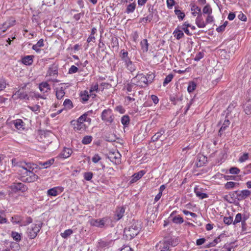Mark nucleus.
Returning a JSON list of instances; mask_svg holds the SVG:
<instances>
[{"instance_id": "nucleus-1", "label": "nucleus", "mask_w": 251, "mask_h": 251, "mask_svg": "<svg viewBox=\"0 0 251 251\" xmlns=\"http://www.w3.org/2000/svg\"><path fill=\"white\" fill-rule=\"evenodd\" d=\"M119 56L128 71L130 72H133L135 71L136 67L133 63L131 61L130 58L129 57L128 53L127 51L125 50H121Z\"/></svg>"}, {"instance_id": "nucleus-2", "label": "nucleus", "mask_w": 251, "mask_h": 251, "mask_svg": "<svg viewBox=\"0 0 251 251\" xmlns=\"http://www.w3.org/2000/svg\"><path fill=\"white\" fill-rule=\"evenodd\" d=\"M141 228L138 224L134 223L128 227L124 229V234L129 238L132 239L136 236L139 232Z\"/></svg>"}, {"instance_id": "nucleus-3", "label": "nucleus", "mask_w": 251, "mask_h": 251, "mask_svg": "<svg viewBox=\"0 0 251 251\" xmlns=\"http://www.w3.org/2000/svg\"><path fill=\"white\" fill-rule=\"evenodd\" d=\"M131 81L135 85L141 87H146L148 85L147 76L142 74L136 75L132 79Z\"/></svg>"}, {"instance_id": "nucleus-4", "label": "nucleus", "mask_w": 251, "mask_h": 251, "mask_svg": "<svg viewBox=\"0 0 251 251\" xmlns=\"http://www.w3.org/2000/svg\"><path fill=\"white\" fill-rule=\"evenodd\" d=\"M26 85L20 87V88L17 90L12 96V98L14 100L18 99L20 100H28L29 97L27 93L24 91V89L26 87Z\"/></svg>"}, {"instance_id": "nucleus-5", "label": "nucleus", "mask_w": 251, "mask_h": 251, "mask_svg": "<svg viewBox=\"0 0 251 251\" xmlns=\"http://www.w3.org/2000/svg\"><path fill=\"white\" fill-rule=\"evenodd\" d=\"M42 226V223H39L37 224L32 225L28 228L27 233L30 239H33L36 237L41 228Z\"/></svg>"}, {"instance_id": "nucleus-6", "label": "nucleus", "mask_w": 251, "mask_h": 251, "mask_svg": "<svg viewBox=\"0 0 251 251\" xmlns=\"http://www.w3.org/2000/svg\"><path fill=\"white\" fill-rule=\"evenodd\" d=\"M101 120L106 123L111 124L114 121L113 115L110 109L104 110L101 115Z\"/></svg>"}, {"instance_id": "nucleus-7", "label": "nucleus", "mask_w": 251, "mask_h": 251, "mask_svg": "<svg viewBox=\"0 0 251 251\" xmlns=\"http://www.w3.org/2000/svg\"><path fill=\"white\" fill-rule=\"evenodd\" d=\"M21 166L20 167L22 168L21 171L23 175L26 174V171H33L35 168H37V165L31 163H21Z\"/></svg>"}, {"instance_id": "nucleus-8", "label": "nucleus", "mask_w": 251, "mask_h": 251, "mask_svg": "<svg viewBox=\"0 0 251 251\" xmlns=\"http://www.w3.org/2000/svg\"><path fill=\"white\" fill-rule=\"evenodd\" d=\"M121 154L118 151L110 152L107 158L114 164L117 165L121 163Z\"/></svg>"}, {"instance_id": "nucleus-9", "label": "nucleus", "mask_w": 251, "mask_h": 251, "mask_svg": "<svg viewBox=\"0 0 251 251\" xmlns=\"http://www.w3.org/2000/svg\"><path fill=\"white\" fill-rule=\"evenodd\" d=\"M236 194V197L238 201H242L250 197L251 195V192L249 190H243L242 191L237 190L235 192Z\"/></svg>"}, {"instance_id": "nucleus-10", "label": "nucleus", "mask_w": 251, "mask_h": 251, "mask_svg": "<svg viewBox=\"0 0 251 251\" xmlns=\"http://www.w3.org/2000/svg\"><path fill=\"white\" fill-rule=\"evenodd\" d=\"M10 188L14 192L19 191L25 192L27 189V187L21 182H14L11 184Z\"/></svg>"}, {"instance_id": "nucleus-11", "label": "nucleus", "mask_w": 251, "mask_h": 251, "mask_svg": "<svg viewBox=\"0 0 251 251\" xmlns=\"http://www.w3.org/2000/svg\"><path fill=\"white\" fill-rule=\"evenodd\" d=\"M15 20H7L2 24H0V32H5L8 28L13 26L15 24Z\"/></svg>"}, {"instance_id": "nucleus-12", "label": "nucleus", "mask_w": 251, "mask_h": 251, "mask_svg": "<svg viewBox=\"0 0 251 251\" xmlns=\"http://www.w3.org/2000/svg\"><path fill=\"white\" fill-rule=\"evenodd\" d=\"M25 175L27 177L25 179H23V181L27 182H32L38 179V176L34 174L33 171H26Z\"/></svg>"}, {"instance_id": "nucleus-13", "label": "nucleus", "mask_w": 251, "mask_h": 251, "mask_svg": "<svg viewBox=\"0 0 251 251\" xmlns=\"http://www.w3.org/2000/svg\"><path fill=\"white\" fill-rule=\"evenodd\" d=\"M71 123L74 126V128L75 131H83L86 128L85 125L79 121H72Z\"/></svg>"}, {"instance_id": "nucleus-14", "label": "nucleus", "mask_w": 251, "mask_h": 251, "mask_svg": "<svg viewBox=\"0 0 251 251\" xmlns=\"http://www.w3.org/2000/svg\"><path fill=\"white\" fill-rule=\"evenodd\" d=\"M176 213V211H173L170 215L169 218L175 224H180L183 222V219L179 215L174 216Z\"/></svg>"}, {"instance_id": "nucleus-15", "label": "nucleus", "mask_w": 251, "mask_h": 251, "mask_svg": "<svg viewBox=\"0 0 251 251\" xmlns=\"http://www.w3.org/2000/svg\"><path fill=\"white\" fill-rule=\"evenodd\" d=\"M105 221L104 219H91L90 221L91 226L98 227H102L104 226Z\"/></svg>"}, {"instance_id": "nucleus-16", "label": "nucleus", "mask_w": 251, "mask_h": 251, "mask_svg": "<svg viewBox=\"0 0 251 251\" xmlns=\"http://www.w3.org/2000/svg\"><path fill=\"white\" fill-rule=\"evenodd\" d=\"M93 113L92 110H90L84 113L82 115L78 118L77 121H79L80 123H83L84 122H88L90 124L91 122V119L88 117V116Z\"/></svg>"}, {"instance_id": "nucleus-17", "label": "nucleus", "mask_w": 251, "mask_h": 251, "mask_svg": "<svg viewBox=\"0 0 251 251\" xmlns=\"http://www.w3.org/2000/svg\"><path fill=\"white\" fill-rule=\"evenodd\" d=\"M196 24L199 28H203L206 26V23L204 22L201 13H200L196 18Z\"/></svg>"}, {"instance_id": "nucleus-18", "label": "nucleus", "mask_w": 251, "mask_h": 251, "mask_svg": "<svg viewBox=\"0 0 251 251\" xmlns=\"http://www.w3.org/2000/svg\"><path fill=\"white\" fill-rule=\"evenodd\" d=\"M125 209L123 207H119L117 208L115 211V219L118 221L121 219L124 216Z\"/></svg>"}, {"instance_id": "nucleus-19", "label": "nucleus", "mask_w": 251, "mask_h": 251, "mask_svg": "<svg viewBox=\"0 0 251 251\" xmlns=\"http://www.w3.org/2000/svg\"><path fill=\"white\" fill-rule=\"evenodd\" d=\"M73 153L72 149L67 148H64L63 150L60 154V157L63 159L69 157Z\"/></svg>"}, {"instance_id": "nucleus-20", "label": "nucleus", "mask_w": 251, "mask_h": 251, "mask_svg": "<svg viewBox=\"0 0 251 251\" xmlns=\"http://www.w3.org/2000/svg\"><path fill=\"white\" fill-rule=\"evenodd\" d=\"M145 174V172L144 170H141L137 173L134 174L132 176V178L130 181V182L134 183L137 181L138 180L140 179Z\"/></svg>"}, {"instance_id": "nucleus-21", "label": "nucleus", "mask_w": 251, "mask_h": 251, "mask_svg": "<svg viewBox=\"0 0 251 251\" xmlns=\"http://www.w3.org/2000/svg\"><path fill=\"white\" fill-rule=\"evenodd\" d=\"M39 88L40 90L43 93L48 92L50 90V86L47 82H43L39 84Z\"/></svg>"}, {"instance_id": "nucleus-22", "label": "nucleus", "mask_w": 251, "mask_h": 251, "mask_svg": "<svg viewBox=\"0 0 251 251\" xmlns=\"http://www.w3.org/2000/svg\"><path fill=\"white\" fill-rule=\"evenodd\" d=\"M15 127L19 130L25 129V124L21 119H18L14 121Z\"/></svg>"}, {"instance_id": "nucleus-23", "label": "nucleus", "mask_w": 251, "mask_h": 251, "mask_svg": "<svg viewBox=\"0 0 251 251\" xmlns=\"http://www.w3.org/2000/svg\"><path fill=\"white\" fill-rule=\"evenodd\" d=\"M65 94V88L63 87H61L59 88H56V91H55V95L56 97V98L58 100H61L63 98V97L64 96Z\"/></svg>"}, {"instance_id": "nucleus-24", "label": "nucleus", "mask_w": 251, "mask_h": 251, "mask_svg": "<svg viewBox=\"0 0 251 251\" xmlns=\"http://www.w3.org/2000/svg\"><path fill=\"white\" fill-rule=\"evenodd\" d=\"M165 133V130L161 129L158 132L156 133L151 139V142H155L158 140Z\"/></svg>"}, {"instance_id": "nucleus-25", "label": "nucleus", "mask_w": 251, "mask_h": 251, "mask_svg": "<svg viewBox=\"0 0 251 251\" xmlns=\"http://www.w3.org/2000/svg\"><path fill=\"white\" fill-rule=\"evenodd\" d=\"M174 36L176 37V39L179 40L184 37V35L182 30L180 29V27L178 26L175 29L173 32Z\"/></svg>"}, {"instance_id": "nucleus-26", "label": "nucleus", "mask_w": 251, "mask_h": 251, "mask_svg": "<svg viewBox=\"0 0 251 251\" xmlns=\"http://www.w3.org/2000/svg\"><path fill=\"white\" fill-rule=\"evenodd\" d=\"M22 63L25 65H30L33 63V56L27 55L22 58Z\"/></svg>"}, {"instance_id": "nucleus-27", "label": "nucleus", "mask_w": 251, "mask_h": 251, "mask_svg": "<svg viewBox=\"0 0 251 251\" xmlns=\"http://www.w3.org/2000/svg\"><path fill=\"white\" fill-rule=\"evenodd\" d=\"M194 192L196 196L201 199H203L208 197V195L207 194L202 193L201 191L197 188H195Z\"/></svg>"}, {"instance_id": "nucleus-28", "label": "nucleus", "mask_w": 251, "mask_h": 251, "mask_svg": "<svg viewBox=\"0 0 251 251\" xmlns=\"http://www.w3.org/2000/svg\"><path fill=\"white\" fill-rule=\"evenodd\" d=\"M136 4L135 2L131 3L129 4L126 7V9L125 11V13L127 14H129L133 13L136 8Z\"/></svg>"}, {"instance_id": "nucleus-29", "label": "nucleus", "mask_w": 251, "mask_h": 251, "mask_svg": "<svg viewBox=\"0 0 251 251\" xmlns=\"http://www.w3.org/2000/svg\"><path fill=\"white\" fill-rule=\"evenodd\" d=\"M230 123V122L228 119L225 120L221 127L220 128V129L219 130V134L220 135H222V132L226 128V127H227L229 126Z\"/></svg>"}, {"instance_id": "nucleus-30", "label": "nucleus", "mask_w": 251, "mask_h": 251, "mask_svg": "<svg viewBox=\"0 0 251 251\" xmlns=\"http://www.w3.org/2000/svg\"><path fill=\"white\" fill-rule=\"evenodd\" d=\"M59 189V188L57 187L50 189L47 191V194L48 196H56L59 194L58 192Z\"/></svg>"}, {"instance_id": "nucleus-31", "label": "nucleus", "mask_w": 251, "mask_h": 251, "mask_svg": "<svg viewBox=\"0 0 251 251\" xmlns=\"http://www.w3.org/2000/svg\"><path fill=\"white\" fill-rule=\"evenodd\" d=\"M97 29L95 27H93L92 29L91 33L90 35L88 38L87 41L88 43H90L91 42H95V34L96 33Z\"/></svg>"}, {"instance_id": "nucleus-32", "label": "nucleus", "mask_w": 251, "mask_h": 251, "mask_svg": "<svg viewBox=\"0 0 251 251\" xmlns=\"http://www.w3.org/2000/svg\"><path fill=\"white\" fill-rule=\"evenodd\" d=\"M244 111L246 114L251 113V100L248 101L244 105Z\"/></svg>"}, {"instance_id": "nucleus-33", "label": "nucleus", "mask_w": 251, "mask_h": 251, "mask_svg": "<svg viewBox=\"0 0 251 251\" xmlns=\"http://www.w3.org/2000/svg\"><path fill=\"white\" fill-rule=\"evenodd\" d=\"M191 11H192V15L194 16H196L197 14L198 15L200 13H201V8L196 5L192 6Z\"/></svg>"}, {"instance_id": "nucleus-34", "label": "nucleus", "mask_w": 251, "mask_h": 251, "mask_svg": "<svg viewBox=\"0 0 251 251\" xmlns=\"http://www.w3.org/2000/svg\"><path fill=\"white\" fill-rule=\"evenodd\" d=\"M197 84L194 81H190L188 83V86L187 87L188 92L190 93L193 92L196 88Z\"/></svg>"}, {"instance_id": "nucleus-35", "label": "nucleus", "mask_w": 251, "mask_h": 251, "mask_svg": "<svg viewBox=\"0 0 251 251\" xmlns=\"http://www.w3.org/2000/svg\"><path fill=\"white\" fill-rule=\"evenodd\" d=\"M175 13L177 16L178 20L180 21L183 20L185 16V13L179 9H176L175 10Z\"/></svg>"}, {"instance_id": "nucleus-36", "label": "nucleus", "mask_w": 251, "mask_h": 251, "mask_svg": "<svg viewBox=\"0 0 251 251\" xmlns=\"http://www.w3.org/2000/svg\"><path fill=\"white\" fill-rule=\"evenodd\" d=\"M197 160H199V161L198 162H196V166L198 167L202 166L205 163V161H206V159H205V157L203 156H202V155L199 156L197 157Z\"/></svg>"}, {"instance_id": "nucleus-37", "label": "nucleus", "mask_w": 251, "mask_h": 251, "mask_svg": "<svg viewBox=\"0 0 251 251\" xmlns=\"http://www.w3.org/2000/svg\"><path fill=\"white\" fill-rule=\"evenodd\" d=\"M73 233V230L71 229L65 230L64 232L60 234L61 236L64 239H67Z\"/></svg>"}, {"instance_id": "nucleus-38", "label": "nucleus", "mask_w": 251, "mask_h": 251, "mask_svg": "<svg viewBox=\"0 0 251 251\" xmlns=\"http://www.w3.org/2000/svg\"><path fill=\"white\" fill-rule=\"evenodd\" d=\"M236 185H238L239 183L233 181H229L225 184V187L227 190H230L234 188Z\"/></svg>"}, {"instance_id": "nucleus-39", "label": "nucleus", "mask_w": 251, "mask_h": 251, "mask_svg": "<svg viewBox=\"0 0 251 251\" xmlns=\"http://www.w3.org/2000/svg\"><path fill=\"white\" fill-rule=\"evenodd\" d=\"M212 12V9L209 4H206L202 9V13L204 14H211Z\"/></svg>"}, {"instance_id": "nucleus-40", "label": "nucleus", "mask_w": 251, "mask_h": 251, "mask_svg": "<svg viewBox=\"0 0 251 251\" xmlns=\"http://www.w3.org/2000/svg\"><path fill=\"white\" fill-rule=\"evenodd\" d=\"M63 105L66 108L68 109H70L73 107V105L72 101L68 99H67L64 100L63 102Z\"/></svg>"}, {"instance_id": "nucleus-41", "label": "nucleus", "mask_w": 251, "mask_h": 251, "mask_svg": "<svg viewBox=\"0 0 251 251\" xmlns=\"http://www.w3.org/2000/svg\"><path fill=\"white\" fill-rule=\"evenodd\" d=\"M129 121V117L127 115H124L121 118V123L125 126L128 125Z\"/></svg>"}, {"instance_id": "nucleus-42", "label": "nucleus", "mask_w": 251, "mask_h": 251, "mask_svg": "<svg viewBox=\"0 0 251 251\" xmlns=\"http://www.w3.org/2000/svg\"><path fill=\"white\" fill-rule=\"evenodd\" d=\"M170 244L173 246H175V245L173 244L171 241H168L167 242H165L163 244L161 251H170L169 249V245Z\"/></svg>"}, {"instance_id": "nucleus-43", "label": "nucleus", "mask_w": 251, "mask_h": 251, "mask_svg": "<svg viewBox=\"0 0 251 251\" xmlns=\"http://www.w3.org/2000/svg\"><path fill=\"white\" fill-rule=\"evenodd\" d=\"M142 49L144 51H147L148 50L149 44L147 39H144L140 43Z\"/></svg>"}, {"instance_id": "nucleus-44", "label": "nucleus", "mask_w": 251, "mask_h": 251, "mask_svg": "<svg viewBox=\"0 0 251 251\" xmlns=\"http://www.w3.org/2000/svg\"><path fill=\"white\" fill-rule=\"evenodd\" d=\"M92 137L91 136H85L82 140V143L84 145L89 144L91 142Z\"/></svg>"}, {"instance_id": "nucleus-45", "label": "nucleus", "mask_w": 251, "mask_h": 251, "mask_svg": "<svg viewBox=\"0 0 251 251\" xmlns=\"http://www.w3.org/2000/svg\"><path fill=\"white\" fill-rule=\"evenodd\" d=\"M11 236L14 240L17 242H19L21 239V235L17 232L12 231L11 233Z\"/></svg>"}, {"instance_id": "nucleus-46", "label": "nucleus", "mask_w": 251, "mask_h": 251, "mask_svg": "<svg viewBox=\"0 0 251 251\" xmlns=\"http://www.w3.org/2000/svg\"><path fill=\"white\" fill-rule=\"evenodd\" d=\"M54 162V159H51L47 161H46L43 163H40L41 166L44 168H47L48 167L52 165Z\"/></svg>"}, {"instance_id": "nucleus-47", "label": "nucleus", "mask_w": 251, "mask_h": 251, "mask_svg": "<svg viewBox=\"0 0 251 251\" xmlns=\"http://www.w3.org/2000/svg\"><path fill=\"white\" fill-rule=\"evenodd\" d=\"M173 77L174 75L173 74H169L168 75L164 80L163 86H165L167 84L170 82L172 81Z\"/></svg>"}, {"instance_id": "nucleus-48", "label": "nucleus", "mask_w": 251, "mask_h": 251, "mask_svg": "<svg viewBox=\"0 0 251 251\" xmlns=\"http://www.w3.org/2000/svg\"><path fill=\"white\" fill-rule=\"evenodd\" d=\"M242 214L241 213H238L236 216L234 221H233V224L235 225L236 224L240 223L242 221Z\"/></svg>"}, {"instance_id": "nucleus-49", "label": "nucleus", "mask_w": 251, "mask_h": 251, "mask_svg": "<svg viewBox=\"0 0 251 251\" xmlns=\"http://www.w3.org/2000/svg\"><path fill=\"white\" fill-rule=\"evenodd\" d=\"M249 159V153H244L242 156L239 158V161L241 163L244 162Z\"/></svg>"}, {"instance_id": "nucleus-50", "label": "nucleus", "mask_w": 251, "mask_h": 251, "mask_svg": "<svg viewBox=\"0 0 251 251\" xmlns=\"http://www.w3.org/2000/svg\"><path fill=\"white\" fill-rule=\"evenodd\" d=\"M233 218L231 216L224 218V222L225 224L229 225L233 223Z\"/></svg>"}, {"instance_id": "nucleus-51", "label": "nucleus", "mask_w": 251, "mask_h": 251, "mask_svg": "<svg viewBox=\"0 0 251 251\" xmlns=\"http://www.w3.org/2000/svg\"><path fill=\"white\" fill-rule=\"evenodd\" d=\"M93 174L92 172H86L84 174V177L85 180L89 181L93 177Z\"/></svg>"}, {"instance_id": "nucleus-52", "label": "nucleus", "mask_w": 251, "mask_h": 251, "mask_svg": "<svg viewBox=\"0 0 251 251\" xmlns=\"http://www.w3.org/2000/svg\"><path fill=\"white\" fill-rule=\"evenodd\" d=\"M188 27L185 25V23H184L180 27L181 30H183L185 33L188 35H191L192 34L190 32L189 30L188 29Z\"/></svg>"}, {"instance_id": "nucleus-53", "label": "nucleus", "mask_w": 251, "mask_h": 251, "mask_svg": "<svg viewBox=\"0 0 251 251\" xmlns=\"http://www.w3.org/2000/svg\"><path fill=\"white\" fill-rule=\"evenodd\" d=\"M11 221L13 223L20 224V223H21V222L22 221V219H21V217H20V216H15L12 218Z\"/></svg>"}, {"instance_id": "nucleus-54", "label": "nucleus", "mask_w": 251, "mask_h": 251, "mask_svg": "<svg viewBox=\"0 0 251 251\" xmlns=\"http://www.w3.org/2000/svg\"><path fill=\"white\" fill-rule=\"evenodd\" d=\"M78 70L77 67L75 65H72L71 68L69 69L68 73L69 74H72L76 73Z\"/></svg>"}, {"instance_id": "nucleus-55", "label": "nucleus", "mask_w": 251, "mask_h": 251, "mask_svg": "<svg viewBox=\"0 0 251 251\" xmlns=\"http://www.w3.org/2000/svg\"><path fill=\"white\" fill-rule=\"evenodd\" d=\"M134 85V84L133 83V82L131 81L130 83H128L125 86V89L128 92H131Z\"/></svg>"}, {"instance_id": "nucleus-56", "label": "nucleus", "mask_w": 251, "mask_h": 251, "mask_svg": "<svg viewBox=\"0 0 251 251\" xmlns=\"http://www.w3.org/2000/svg\"><path fill=\"white\" fill-rule=\"evenodd\" d=\"M240 172V170L237 167H232L229 169V173L231 174L236 175L238 174Z\"/></svg>"}, {"instance_id": "nucleus-57", "label": "nucleus", "mask_w": 251, "mask_h": 251, "mask_svg": "<svg viewBox=\"0 0 251 251\" xmlns=\"http://www.w3.org/2000/svg\"><path fill=\"white\" fill-rule=\"evenodd\" d=\"M146 76L148 84L151 83L155 77V75L153 74H148Z\"/></svg>"}, {"instance_id": "nucleus-58", "label": "nucleus", "mask_w": 251, "mask_h": 251, "mask_svg": "<svg viewBox=\"0 0 251 251\" xmlns=\"http://www.w3.org/2000/svg\"><path fill=\"white\" fill-rule=\"evenodd\" d=\"M204 56V54L202 52H199L198 54H196L195 57L194 58V60L196 61H199Z\"/></svg>"}, {"instance_id": "nucleus-59", "label": "nucleus", "mask_w": 251, "mask_h": 251, "mask_svg": "<svg viewBox=\"0 0 251 251\" xmlns=\"http://www.w3.org/2000/svg\"><path fill=\"white\" fill-rule=\"evenodd\" d=\"M225 236V235L223 234H222L221 235H220L218 237H217L216 238H215L214 241H213V242L216 244H217V243L220 242L221 241V239L223 238H224Z\"/></svg>"}, {"instance_id": "nucleus-60", "label": "nucleus", "mask_w": 251, "mask_h": 251, "mask_svg": "<svg viewBox=\"0 0 251 251\" xmlns=\"http://www.w3.org/2000/svg\"><path fill=\"white\" fill-rule=\"evenodd\" d=\"M101 157L98 154H95L92 158V161L95 163H98Z\"/></svg>"}, {"instance_id": "nucleus-61", "label": "nucleus", "mask_w": 251, "mask_h": 251, "mask_svg": "<svg viewBox=\"0 0 251 251\" xmlns=\"http://www.w3.org/2000/svg\"><path fill=\"white\" fill-rule=\"evenodd\" d=\"M57 70L55 69V68H50L49 71V74L50 75H54L57 74Z\"/></svg>"}, {"instance_id": "nucleus-62", "label": "nucleus", "mask_w": 251, "mask_h": 251, "mask_svg": "<svg viewBox=\"0 0 251 251\" xmlns=\"http://www.w3.org/2000/svg\"><path fill=\"white\" fill-rule=\"evenodd\" d=\"M183 213L185 215H190V216H191L193 218H195L197 217V214L195 213H193V212H190L188 210H184L183 211Z\"/></svg>"}, {"instance_id": "nucleus-63", "label": "nucleus", "mask_w": 251, "mask_h": 251, "mask_svg": "<svg viewBox=\"0 0 251 251\" xmlns=\"http://www.w3.org/2000/svg\"><path fill=\"white\" fill-rule=\"evenodd\" d=\"M238 18L239 20H240L242 21H244V22H246L247 19L246 16L245 15H244L243 13H240L238 15Z\"/></svg>"}, {"instance_id": "nucleus-64", "label": "nucleus", "mask_w": 251, "mask_h": 251, "mask_svg": "<svg viewBox=\"0 0 251 251\" xmlns=\"http://www.w3.org/2000/svg\"><path fill=\"white\" fill-rule=\"evenodd\" d=\"M232 248V246H231L230 244H225L223 247L224 251H230Z\"/></svg>"}]
</instances>
